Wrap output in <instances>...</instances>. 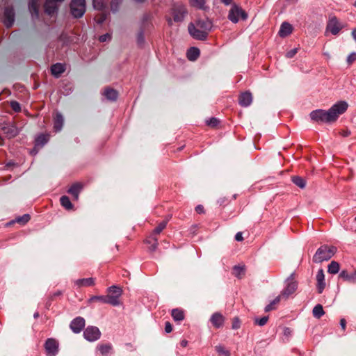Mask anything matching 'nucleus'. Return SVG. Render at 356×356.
<instances>
[{
    "mask_svg": "<svg viewBox=\"0 0 356 356\" xmlns=\"http://www.w3.org/2000/svg\"><path fill=\"white\" fill-rule=\"evenodd\" d=\"M348 107L345 101H340L334 104L327 110L317 109L312 111L309 116L314 122L318 123L330 124L335 122L339 115L346 112Z\"/></svg>",
    "mask_w": 356,
    "mask_h": 356,
    "instance_id": "f257e3e1",
    "label": "nucleus"
},
{
    "mask_svg": "<svg viewBox=\"0 0 356 356\" xmlns=\"http://www.w3.org/2000/svg\"><path fill=\"white\" fill-rule=\"evenodd\" d=\"M337 248L334 246L327 245H321L318 248L313 257V261L318 264L324 261H328L336 253Z\"/></svg>",
    "mask_w": 356,
    "mask_h": 356,
    "instance_id": "f03ea898",
    "label": "nucleus"
},
{
    "mask_svg": "<svg viewBox=\"0 0 356 356\" xmlns=\"http://www.w3.org/2000/svg\"><path fill=\"white\" fill-rule=\"evenodd\" d=\"M227 18L232 23L236 24L238 22L240 19L245 20L248 18V14L241 6L236 3H233L229 10Z\"/></svg>",
    "mask_w": 356,
    "mask_h": 356,
    "instance_id": "7ed1b4c3",
    "label": "nucleus"
},
{
    "mask_svg": "<svg viewBox=\"0 0 356 356\" xmlns=\"http://www.w3.org/2000/svg\"><path fill=\"white\" fill-rule=\"evenodd\" d=\"M285 284L286 286L281 292V296L282 298L287 299L298 289V282L295 280L294 273H291L285 280Z\"/></svg>",
    "mask_w": 356,
    "mask_h": 356,
    "instance_id": "20e7f679",
    "label": "nucleus"
},
{
    "mask_svg": "<svg viewBox=\"0 0 356 356\" xmlns=\"http://www.w3.org/2000/svg\"><path fill=\"white\" fill-rule=\"evenodd\" d=\"M70 11L74 17H82L86 13L85 0H72L70 3Z\"/></svg>",
    "mask_w": 356,
    "mask_h": 356,
    "instance_id": "39448f33",
    "label": "nucleus"
},
{
    "mask_svg": "<svg viewBox=\"0 0 356 356\" xmlns=\"http://www.w3.org/2000/svg\"><path fill=\"white\" fill-rule=\"evenodd\" d=\"M344 24L341 23L335 16L329 18L326 26L325 33H331L332 35H337L344 28Z\"/></svg>",
    "mask_w": 356,
    "mask_h": 356,
    "instance_id": "423d86ee",
    "label": "nucleus"
},
{
    "mask_svg": "<svg viewBox=\"0 0 356 356\" xmlns=\"http://www.w3.org/2000/svg\"><path fill=\"white\" fill-rule=\"evenodd\" d=\"M172 14L174 22H181L187 14V10L182 4L175 5L172 9Z\"/></svg>",
    "mask_w": 356,
    "mask_h": 356,
    "instance_id": "0eeeda50",
    "label": "nucleus"
},
{
    "mask_svg": "<svg viewBox=\"0 0 356 356\" xmlns=\"http://www.w3.org/2000/svg\"><path fill=\"white\" fill-rule=\"evenodd\" d=\"M188 30L190 35L195 39L204 40L207 38L208 35L206 33V31L201 30L194 23L191 22L188 24Z\"/></svg>",
    "mask_w": 356,
    "mask_h": 356,
    "instance_id": "6e6552de",
    "label": "nucleus"
},
{
    "mask_svg": "<svg viewBox=\"0 0 356 356\" xmlns=\"http://www.w3.org/2000/svg\"><path fill=\"white\" fill-rule=\"evenodd\" d=\"M83 336L88 341H95L100 338L101 332L98 327L89 326L84 330Z\"/></svg>",
    "mask_w": 356,
    "mask_h": 356,
    "instance_id": "1a4fd4ad",
    "label": "nucleus"
},
{
    "mask_svg": "<svg viewBox=\"0 0 356 356\" xmlns=\"http://www.w3.org/2000/svg\"><path fill=\"white\" fill-rule=\"evenodd\" d=\"M65 0H46L44 3V12L48 15H53L58 12V6Z\"/></svg>",
    "mask_w": 356,
    "mask_h": 356,
    "instance_id": "9d476101",
    "label": "nucleus"
},
{
    "mask_svg": "<svg viewBox=\"0 0 356 356\" xmlns=\"http://www.w3.org/2000/svg\"><path fill=\"white\" fill-rule=\"evenodd\" d=\"M44 348L49 356H56L58 352V343L54 339H48L44 343Z\"/></svg>",
    "mask_w": 356,
    "mask_h": 356,
    "instance_id": "9b49d317",
    "label": "nucleus"
},
{
    "mask_svg": "<svg viewBox=\"0 0 356 356\" xmlns=\"http://www.w3.org/2000/svg\"><path fill=\"white\" fill-rule=\"evenodd\" d=\"M85 326V319L82 317H76L72 321L70 327L74 333H79Z\"/></svg>",
    "mask_w": 356,
    "mask_h": 356,
    "instance_id": "f8f14e48",
    "label": "nucleus"
},
{
    "mask_svg": "<svg viewBox=\"0 0 356 356\" xmlns=\"http://www.w3.org/2000/svg\"><path fill=\"white\" fill-rule=\"evenodd\" d=\"M15 22V12L12 8H6L4 10L3 23L8 28L11 27Z\"/></svg>",
    "mask_w": 356,
    "mask_h": 356,
    "instance_id": "ddd939ff",
    "label": "nucleus"
},
{
    "mask_svg": "<svg viewBox=\"0 0 356 356\" xmlns=\"http://www.w3.org/2000/svg\"><path fill=\"white\" fill-rule=\"evenodd\" d=\"M195 24H196L197 27L200 28L201 30L206 31V33L207 35L213 26L212 22L208 18L197 19Z\"/></svg>",
    "mask_w": 356,
    "mask_h": 356,
    "instance_id": "4468645a",
    "label": "nucleus"
},
{
    "mask_svg": "<svg viewBox=\"0 0 356 356\" xmlns=\"http://www.w3.org/2000/svg\"><path fill=\"white\" fill-rule=\"evenodd\" d=\"M339 277L344 281L355 284L356 283V269L350 273L346 270H343L340 272Z\"/></svg>",
    "mask_w": 356,
    "mask_h": 356,
    "instance_id": "2eb2a0df",
    "label": "nucleus"
},
{
    "mask_svg": "<svg viewBox=\"0 0 356 356\" xmlns=\"http://www.w3.org/2000/svg\"><path fill=\"white\" fill-rule=\"evenodd\" d=\"M210 321L215 327L220 328L224 324L225 317L220 313L216 312L211 316Z\"/></svg>",
    "mask_w": 356,
    "mask_h": 356,
    "instance_id": "dca6fc26",
    "label": "nucleus"
},
{
    "mask_svg": "<svg viewBox=\"0 0 356 356\" xmlns=\"http://www.w3.org/2000/svg\"><path fill=\"white\" fill-rule=\"evenodd\" d=\"M252 102V95L250 92H245L241 94L238 99V103L241 106L247 107Z\"/></svg>",
    "mask_w": 356,
    "mask_h": 356,
    "instance_id": "f3484780",
    "label": "nucleus"
},
{
    "mask_svg": "<svg viewBox=\"0 0 356 356\" xmlns=\"http://www.w3.org/2000/svg\"><path fill=\"white\" fill-rule=\"evenodd\" d=\"M317 280V290L319 293H321L325 289V275L323 269H319L316 274Z\"/></svg>",
    "mask_w": 356,
    "mask_h": 356,
    "instance_id": "a211bd4d",
    "label": "nucleus"
},
{
    "mask_svg": "<svg viewBox=\"0 0 356 356\" xmlns=\"http://www.w3.org/2000/svg\"><path fill=\"white\" fill-rule=\"evenodd\" d=\"M293 31V26L291 24L288 22H283L281 24L280 31H279V35L282 38H285L290 35L292 33Z\"/></svg>",
    "mask_w": 356,
    "mask_h": 356,
    "instance_id": "6ab92c4d",
    "label": "nucleus"
},
{
    "mask_svg": "<svg viewBox=\"0 0 356 356\" xmlns=\"http://www.w3.org/2000/svg\"><path fill=\"white\" fill-rule=\"evenodd\" d=\"M74 284L78 287L92 286L95 284V280L92 277L79 279L74 281Z\"/></svg>",
    "mask_w": 356,
    "mask_h": 356,
    "instance_id": "aec40b11",
    "label": "nucleus"
},
{
    "mask_svg": "<svg viewBox=\"0 0 356 356\" xmlns=\"http://www.w3.org/2000/svg\"><path fill=\"white\" fill-rule=\"evenodd\" d=\"M65 70V66L61 63H56L53 65L51 67V74L56 76L58 77L60 75L63 73Z\"/></svg>",
    "mask_w": 356,
    "mask_h": 356,
    "instance_id": "412c9836",
    "label": "nucleus"
},
{
    "mask_svg": "<svg viewBox=\"0 0 356 356\" xmlns=\"http://www.w3.org/2000/svg\"><path fill=\"white\" fill-rule=\"evenodd\" d=\"M40 0H31L29 3V9L33 17H38V5Z\"/></svg>",
    "mask_w": 356,
    "mask_h": 356,
    "instance_id": "4be33fe9",
    "label": "nucleus"
},
{
    "mask_svg": "<svg viewBox=\"0 0 356 356\" xmlns=\"http://www.w3.org/2000/svg\"><path fill=\"white\" fill-rule=\"evenodd\" d=\"M82 186L80 184H73L68 190V193H70L75 200L79 199V195L81 191Z\"/></svg>",
    "mask_w": 356,
    "mask_h": 356,
    "instance_id": "5701e85b",
    "label": "nucleus"
},
{
    "mask_svg": "<svg viewBox=\"0 0 356 356\" xmlns=\"http://www.w3.org/2000/svg\"><path fill=\"white\" fill-rule=\"evenodd\" d=\"M63 117L60 113H57L54 118V128L56 132L60 131L63 126Z\"/></svg>",
    "mask_w": 356,
    "mask_h": 356,
    "instance_id": "b1692460",
    "label": "nucleus"
},
{
    "mask_svg": "<svg viewBox=\"0 0 356 356\" xmlns=\"http://www.w3.org/2000/svg\"><path fill=\"white\" fill-rule=\"evenodd\" d=\"M105 303L113 306H118L120 305V298L118 296L111 294L105 296Z\"/></svg>",
    "mask_w": 356,
    "mask_h": 356,
    "instance_id": "393cba45",
    "label": "nucleus"
},
{
    "mask_svg": "<svg viewBox=\"0 0 356 356\" xmlns=\"http://www.w3.org/2000/svg\"><path fill=\"white\" fill-rule=\"evenodd\" d=\"M200 56V50L197 47H191L187 51V58L189 60L194 61Z\"/></svg>",
    "mask_w": 356,
    "mask_h": 356,
    "instance_id": "a878e982",
    "label": "nucleus"
},
{
    "mask_svg": "<svg viewBox=\"0 0 356 356\" xmlns=\"http://www.w3.org/2000/svg\"><path fill=\"white\" fill-rule=\"evenodd\" d=\"M104 94L106 99L111 101H115L118 96V92L111 88L106 89Z\"/></svg>",
    "mask_w": 356,
    "mask_h": 356,
    "instance_id": "bb28decb",
    "label": "nucleus"
},
{
    "mask_svg": "<svg viewBox=\"0 0 356 356\" xmlns=\"http://www.w3.org/2000/svg\"><path fill=\"white\" fill-rule=\"evenodd\" d=\"M4 133L9 138L15 137L18 134L17 129L14 126H8L3 128Z\"/></svg>",
    "mask_w": 356,
    "mask_h": 356,
    "instance_id": "cd10ccee",
    "label": "nucleus"
},
{
    "mask_svg": "<svg viewBox=\"0 0 356 356\" xmlns=\"http://www.w3.org/2000/svg\"><path fill=\"white\" fill-rule=\"evenodd\" d=\"M282 297V296L280 294V296H277L274 300L270 301V302L266 306L264 309L265 312H268L271 310H274L276 308V305H277L280 302Z\"/></svg>",
    "mask_w": 356,
    "mask_h": 356,
    "instance_id": "c85d7f7f",
    "label": "nucleus"
},
{
    "mask_svg": "<svg viewBox=\"0 0 356 356\" xmlns=\"http://www.w3.org/2000/svg\"><path fill=\"white\" fill-rule=\"evenodd\" d=\"M49 140L47 135L40 134L35 139V147H43Z\"/></svg>",
    "mask_w": 356,
    "mask_h": 356,
    "instance_id": "c756f323",
    "label": "nucleus"
},
{
    "mask_svg": "<svg viewBox=\"0 0 356 356\" xmlns=\"http://www.w3.org/2000/svg\"><path fill=\"white\" fill-rule=\"evenodd\" d=\"M191 6L200 10H206L205 0H189Z\"/></svg>",
    "mask_w": 356,
    "mask_h": 356,
    "instance_id": "7c9ffc66",
    "label": "nucleus"
},
{
    "mask_svg": "<svg viewBox=\"0 0 356 356\" xmlns=\"http://www.w3.org/2000/svg\"><path fill=\"white\" fill-rule=\"evenodd\" d=\"M60 204L67 210H70L73 208V204L67 196H62L60 199Z\"/></svg>",
    "mask_w": 356,
    "mask_h": 356,
    "instance_id": "2f4dec72",
    "label": "nucleus"
},
{
    "mask_svg": "<svg viewBox=\"0 0 356 356\" xmlns=\"http://www.w3.org/2000/svg\"><path fill=\"white\" fill-rule=\"evenodd\" d=\"M172 316L175 321H181L184 318V312L179 309L172 310Z\"/></svg>",
    "mask_w": 356,
    "mask_h": 356,
    "instance_id": "473e14b6",
    "label": "nucleus"
},
{
    "mask_svg": "<svg viewBox=\"0 0 356 356\" xmlns=\"http://www.w3.org/2000/svg\"><path fill=\"white\" fill-rule=\"evenodd\" d=\"M313 316L316 318H320L325 314L323 306L320 304L316 305L312 311Z\"/></svg>",
    "mask_w": 356,
    "mask_h": 356,
    "instance_id": "72a5a7b5",
    "label": "nucleus"
},
{
    "mask_svg": "<svg viewBox=\"0 0 356 356\" xmlns=\"http://www.w3.org/2000/svg\"><path fill=\"white\" fill-rule=\"evenodd\" d=\"M97 348L102 355H106L112 350V346L110 343L101 344L97 346Z\"/></svg>",
    "mask_w": 356,
    "mask_h": 356,
    "instance_id": "f704fd0d",
    "label": "nucleus"
},
{
    "mask_svg": "<svg viewBox=\"0 0 356 356\" xmlns=\"http://www.w3.org/2000/svg\"><path fill=\"white\" fill-rule=\"evenodd\" d=\"M292 181L294 184L300 188H305L306 186V181L301 177L295 176L292 177Z\"/></svg>",
    "mask_w": 356,
    "mask_h": 356,
    "instance_id": "c9c22d12",
    "label": "nucleus"
},
{
    "mask_svg": "<svg viewBox=\"0 0 356 356\" xmlns=\"http://www.w3.org/2000/svg\"><path fill=\"white\" fill-rule=\"evenodd\" d=\"M340 269V266L338 262L332 261L328 265L327 271L330 274H337Z\"/></svg>",
    "mask_w": 356,
    "mask_h": 356,
    "instance_id": "e433bc0d",
    "label": "nucleus"
},
{
    "mask_svg": "<svg viewBox=\"0 0 356 356\" xmlns=\"http://www.w3.org/2000/svg\"><path fill=\"white\" fill-rule=\"evenodd\" d=\"M233 273L236 277L241 278V277L245 274L244 266H235L233 268Z\"/></svg>",
    "mask_w": 356,
    "mask_h": 356,
    "instance_id": "4c0bfd02",
    "label": "nucleus"
},
{
    "mask_svg": "<svg viewBox=\"0 0 356 356\" xmlns=\"http://www.w3.org/2000/svg\"><path fill=\"white\" fill-rule=\"evenodd\" d=\"M108 291L110 293H111V295L118 296V297H119V298L122 296V290L121 289V288H120L115 285L110 286L108 289Z\"/></svg>",
    "mask_w": 356,
    "mask_h": 356,
    "instance_id": "58836bf2",
    "label": "nucleus"
},
{
    "mask_svg": "<svg viewBox=\"0 0 356 356\" xmlns=\"http://www.w3.org/2000/svg\"><path fill=\"white\" fill-rule=\"evenodd\" d=\"M93 8L95 10H102L106 7L104 0H93Z\"/></svg>",
    "mask_w": 356,
    "mask_h": 356,
    "instance_id": "ea45409f",
    "label": "nucleus"
},
{
    "mask_svg": "<svg viewBox=\"0 0 356 356\" xmlns=\"http://www.w3.org/2000/svg\"><path fill=\"white\" fill-rule=\"evenodd\" d=\"M122 0H111V9L113 13H116L119 10L120 6L121 5Z\"/></svg>",
    "mask_w": 356,
    "mask_h": 356,
    "instance_id": "a19ab883",
    "label": "nucleus"
},
{
    "mask_svg": "<svg viewBox=\"0 0 356 356\" xmlns=\"http://www.w3.org/2000/svg\"><path fill=\"white\" fill-rule=\"evenodd\" d=\"M147 243H151V245L149 247V249L150 251H155L158 247V241H157V238L154 237V236H151L149 239H148L147 241Z\"/></svg>",
    "mask_w": 356,
    "mask_h": 356,
    "instance_id": "79ce46f5",
    "label": "nucleus"
},
{
    "mask_svg": "<svg viewBox=\"0 0 356 356\" xmlns=\"http://www.w3.org/2000/svg\"><path fill=\"white\" fill-rule=\"evenodd\" d=\"M167 225V221L163 220L161 222L159 225L154 229L153 234H160L166 227Z\"/></svg>",
    "mask_w": 356,
    "mask_h": 356,
    "instance_id": "37998d69",
    "label": "nucleus"
},
{
    "mask_svg": "<svg viewBox=\"0 0 356 356\" xmlns=\"http://www.w3.org/2000/svg\"><path fill=\"white\" fill-rule=\"evenodd\" d=\"M30 219H31V217H30L29 214H24L22 216L17 217L15 219V222H17L18 223H22L24 225V224H26V222H28Z\"/></svg>",
    "mask_w": 356,
    "mask_h": 356,
    "instance_id": "c03bdc74",
    "label": "nucleus"
},
{
    "mask_svg": "<svg viewBox=\"0 0 356 356\" xmlns=\"http://www.w3.org/2000/svg\"><path fill=\"white\" fill-rule=\"evenodd\" d=\"M216 350L219 355H222L224 356H230L229 352L225 350V348L221 345L216 346Z\"/></svg>",
    "mask_w": 356,
    "mask_h": 356,
    "instance_id": "a18cd8bd",
    "label": "nucleus"
},
{
    "mask_svg": "<svg viewBox=\"0 0 356 356\" xmlns=\"http://www.w3.org/2000/svg\"><path fill=\"white\" fill-rule=\"evenodd\" d=\"M268 316H263L262 318H256L254 321L257 325H258L259 326H264V325L266 324V323L268 322Z\"/></svg>",
    "mask_w": 356,
    "mask_h": 356,
    "instance_id": "49530a36",
    "label": "nucleus"
},
{
    "mask_svg": "<svg viewBox=\"0 0 356 356\" xmlns=\"http://www.w3.org/2000/svg\"><path fill=\"white\" fill-rule=\"evenodd\" d=\"M218 122H219L218 120L216 118H211L209 120H207L206 121V123L207 125L213 127L217 126Z\"/></svg>",
    "mask_w": 356,
    "mask_h": 356,
    "instance_id": "de8ad7c7",
    "label": "nucleus"
},
{
    "mask_svg": "<svg viewBox=\"0 0 356 356\" xmlns=\"http://www.w3.org/2000/svg\"><path fill=\"white\" fill-rule=\"evenodd\" d=\"M95 300L101 301L103 303H105V296H92L89 299L88 301L90 302H93V301H95Z\"/></svg>",
    "mask_w": 356,
    "mask_h": 356,
    "instance_id": "09e8293b",
    "label": "nucleus"
},
{
    "mask_svg": "<svg viewBox=\"0 0 356 356\" xmlns=\"http://www.w3.org/2000/svg\"><path fill=\"white\" fill-rule=\"evenodd\" d=\"M356 60V53L353 52L350 54L347 57V63L350 65Z\"/></svg>",
    "mask_w": 356,
    "mask_h": 356,
    "instance_id": "8fccbe9b",
    "label": "nucleus"
},
{
    "mask_svg": "<svg viewBox=\"0 0 356 356\" xmlns=\"http://www.w3.org/2000/svg\"><path fill=\"white\" fill-rule=\"evenodd\" d=\"M241 321L238 318L236 317L234 318L232 322V329L237 330L240 327Z\"/></svg>",
    "mask_w": 356,
    "mask_h": 356,
    "instance_id": "3c124183",
    "label": "nucleus"
},
{
    "mask_svg": "<svg viewBox=\"0 0 356 356\" xmlns=\"http://www.w3.org/2000/svg\"><path fill=\"white\" fill-rule=\"evenodd\" d=\"M10 106L16 112L19 111L21 108L20 104L15 101H13L10 102Z\"/></svg>",
    "mask_w": 356,
    "mask_h": 356,
    "instance_id": "603ef678",
    "label": "nucleus"
},
{
    "mask_svg": "<svg viewBox=\"0 0 356 356\" xmlns=\"http://www.w3.org/2000/svg\"><path fill=\"white\" fill-rule=\"evenodd\" d=\"M137 41L139 44H142L144 43L145 38L143 31H140L137 36Z\"/></svg>",
    "mask_w": 356,
    "mask_h": 356,
    "instance_id": "864d4df0",
    "label": "nucleus"
},
{
    "mask_svg": "<svg viewBox=\"0 0 356 356\" xmlns=\"http://www.w3.org/2000/svg\"><path fill=\"white\" fill-rule=\"evenodd\" d=\"M111 38V35L109 33H106L104 35L99 36V40L102 42H104L107 40H109Z\"/></svg>",
    "mask_w": 356,
    "mask_h": 356,
    "instance_id": "5fc2aeb1",
    "label": "nucleus"
},
{
    "mask_svg": "<svg viewBox=\"0 0 356 356\" xmlns=\"http://www.w3.org/2000/svg\"><path fill=\"white\" fill-rule=\"evenodd\" d=\"M296 53H297V49L294 48V49L290 50L289 51H288L286 54V56L287 58H291L293 57L296 54Z\"/></svg>",
    "mask_w": 356,
    "mask_h": 356,
    "instance_id": "6e6d98bb",
    "label": "nucleus"
},
{
    "mask_svg": "<svg viewBox=\"0 0 356 356\" xmlns=\"http://www.w3.org/2000/svg\"><path fill=\"white\" fill-rule=\"evenodd\" d=\"M172 330V325L170 324V322L167 321L165 322V332L166 333H170Z\"/></svg>",
    "mask_w": 356,
    "mask_h": 356,
    "instance_id": "4d7b16f0",
    "label": "nucleus"
},
{
    "mask_svg": "<svg viewBox=\"0 0 356 356\" xmlns=\"http://www.w3.org/2000/svg\"><path fill=\"white\" fill-rule=\"evenodd\" d=\"M106 19V15L102 14L99 19H97V22L99 24H102Z\"/></svg>",
    "mask_w": 356,
    "mask_h": 356,
    "instance_id": "13d9d810",
    "label": "nucleus"
},
{
    "mask_svg": "<svg viewBox=\"0 0 356 356\" xmlns=\"http://www.w3.org/2000/svg\"><path fill=\"white\" fill-rule=\"evenodd\" d=\"M235 239L237 241H242L243 240L242 232H237L235 235Z\"/></svg>",
    "mask_w": 356,
    "mask_h": 356,
    "instance_id": "bf43d9fd",
    "label": "nucleus"
},
{
    "mask_svg": "<svg viewBox=\"0 0 356 356\" xmlns=\"http://www.w3.org/2000/svg\"><path fill=\"white\" fill-rule=\"evenodd\" d=\"M283 334L286 337H290L291 334V329L289 328V327H284V331H283Z\"/></svg>",
    "mask_w": 356,
    "mask_h": 356,
    "instance_id": "052dcab7",
    "label": "nucleus"
},
{
    "mask_svg": "<svg viewBox=\"0 0 356 356\" xmlns=\"http://www.w3.org/2000/svg\"><path fill=\"white\" fill-rule=\"evenodd\" d=\"M195 211H196L198 213H204V207H203V206H202V205H197V206L195 207Z\"/></svg>",
    "mask_w": 356,
    "mask_h": 356,
    "instance_id": "680f3d73",
    "label": "nucleus"
},
{
    "mask_svg": "<svg viewBox=\"0 0 356 356\" xmlns=\"http://www.w3.org/2000/svg\"><path fill=\"white\" fill-rule=\"evenodd\" d=\"M340 325L341 327V328L344 330L346 329V321L344 318H341L340 320Z\"/></svg>",
    "mask_w": 356,
    "mask_h": 356,
    "instance_id": "e2e57ef3",
    "label": "nucleus"
},
{
    "mask_svg": "<svg viewBox=\"0 0 356 356\" xmlns=\"http://www.w3.org/2000/svg\"><path fill=\"white\" fill-rule=\"evenodd\" d=\"M222 3H223L225 6H229L232 5V3L233 0H220Z\"/></svg>",
    "mask_w": 356,
    "mask_h": 356,
    "instance_id": "0e129e2a",
    "label": "nucleus"
},
{
    "mask_svg": "<svg viewBox=\"0 0 356 356\" xmlns=\"http://www.w3.org/2000/svg\"><path fill=\"white\" fill-rule=\"evenodd\" d=\"M350 131H343V132H341V135L343 136V137H347L348 136H350Z\"/></svg>",
    "mask_w": 356,
    "mask_h": 356,
    "instance_id": "69168bd1",
    "label": "nucleus"
},
{
    "mask_svg": "<svg viewBox=\"0 0 356 356\" xmlns=\"http://www.w3.org/2000/svg\"><path fill=\"white\" fill-rule=\"evenodd\" d=\"M351 34H352L353 38L356 41V29H353Z\"/></svg>",
    "mask_w": 356,
    "mask_h": 356,
    "instance_id": "338daca9",
    "label": "nucleus"
},
{
    "mask_svg": "<svg viewBox=\"0 0 356 356\" xmlns=\"http://www.w3.org/2000/svg\"><path fill=\"white\" fill-rule=\"evenodd\" d=\"M187 344H188V341H187L186 340H185V339H184V340H182V341H181V346L182 347H186V346H187Z\"/></svg>",
    "mask_w": 356,
    "mask_h": 356,
    "instance_id": "774afa93",
    "label": "nucleus"
}]
</instances>
